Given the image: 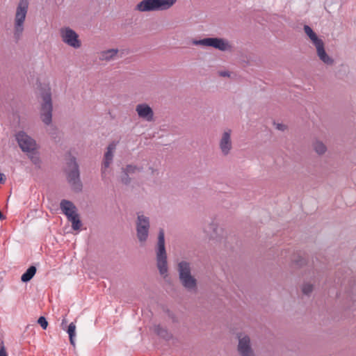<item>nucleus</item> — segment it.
Here are the masks:
<instances>
[{
    "label": "nucleus",
    "instance_id": "4be33fe9",
    "mask_svg": "<svg viewBox=\"0 0 356 356\" xmlns=\"http://www.w3.org/2000/svg\"><path fill=\"white\" fill-rule=\"evenodd\" d=\"M67 332L69 334L70 338V343L74 346H75V341L74 337L76 336V325L74 323L72 322L67 330Z\"/></svg>",
    "mask_w": 356,
    "mask_h": 356
},
{
    "label": "nucleus",
    "instance_id": "ddd939ff",
    "mask_svg": "<svg viewBox=\"0 0 356 356\" xmlns=\"http://www.w3.org/2000/svg\"><path fill=\"white\" fill-rule=\"evenodd\" d=\"M118 142L113 141L107 147L106 152L104 154V161L102 163V174L103 178L105 176L106 169L108 168L110 164L113 161V153L116 149Z\"/></svg>",
    "mask_w": 356,
    "mask_h": 356
},
{
    "label": "nucleus",
    "instance_id": "bb28decb",
    "mask_svg": "<svg viewBox=\"0 0 356 356\" xmlns=\"http://www.w3.org/2000/svg\"><path fill=\"white\" fill-rule=\"evenodd\" d=\"M209 228L212 229L213 233H210V232L209 230H207V229H205V232L208 233V234H209L211 238H214L215 237V234L216 232V229H217L216 225L211 224L209 225Z\"/></svg>",
    "mask_w": 356,
    "mask_h": 356
},
{
    "label": "nucleus",
    "instance_id": "2f4dec72",
    "mask_svg": "<svg viewBox=\"0 0 356 356\" xmlns=\"http://www.w3.org/2000/svg\"><path fill=\"white\" fill-rule=\"evenodd\" d=\"M276 128L279 130L283 131L285 129V126L282 124L277 123L276 124Z\"/></svg>",
    "mask_w": 356,
    "mask_h": 356
},
{
    "label": "nucleus",
    "instance_id": "aec40b11",
    "mask_svg": "<svg viewBox=\"0 0 356 356\" xmlns=\"http://www.w3.org/2000/svg\"><path fill=\"white\" fill-rule=\"evenodd\" d=\"M36 273V268L33 266H30L26 272L22 275L21 280L24 282L30 281Z\"/></svg>",
    "mask_w": 356,
    "mask_h": 356
},
{
    "label": "nucleus",
    "instance_id": "c85d7f7f",
    "mask_svg": "<svg viewBox=\"0 0 356 356\" xmlns=\"http://www.w3.org/2000/svg\"><path fill=\"white\" fill-rule=\"evenodd\" d=\"M159 334L161 335L162 337H165L166 339H169L170 338V336L168 334L166 330H162L161 332H158Z\"/></svg>",
    "mask_w": 356,
    "mask_h": 356
},
{
    "label": "nucleus",
    "instance_id": "5701e85b",
    "mask_svg": "<svg viewBox=\"0 0 356 356\" xmlns=\"http://www.w3.org/2000/svg\"><path fill=\"white\" fill-rule=\"evenodd\" d=\"M314 147L315 151L319 154H322L325 153V152L326 150V147H325V145L323 143L318 142V141H317L314 143Z\"/></svg>",
    "mask_w": 356,
    "mask_h": 356
},
{
    "label": "nucleus",
    "instance_id": "2eb2a0df",
    "mask_svg": "<svg viewBox=\"0 0 356 356\" xmlns=\"http://www.w3.org/2000/svg\"><path fill=\"white\" fill-rule=\"evenodd\" d=\"M231 130L227 129L223 132L220 140L219 146L222 153L224 155H227L232 147L231 140Z\"/></svg>",
    "mask_w": 356,
    "mask_h": 356
},
{
    "label": "nucleus",
    "instance_id": "f257e3e1",
    "mask_svg": "<svg viewBox=\"0 0 356 356\" xmlns=\"http://www.w3.org/2000/svg\"><path fill=\"white\" fill-rule=\"evenodd\" d=\"M177 0H142L136 6L140 12L163 11L173 6Z\"/></svg>",
    "mask_w": 356,
    "mask_h": 356
},
{
    "label": "nucleus",
    "instance_id": "7ed1b4c3",
    "mask_svg": "<svg viewBox=\"0 0 356 356\" xmlns=\"http://www.w3.org/2000/svg\"><path fill=\"white\" fill-rule=\"evenodd\" d=\"M156 253L157 268L161 275H165L168 273V264L165 248V234L163 229H161L159 232Z\"/></svg>",
    "mask_w": 356,
    "mask_h": 356
},
{
    "label": "nucleus",
    "instance_id": "a211bd4d",
    "mask_svg": "<svg viewBox=\"0 0 356 356\" xmlns=\"http://www.w3.org/2000/svg\"><path fill=\"white\" fill-rule=\"evenodd\" d=\"M60 207L63 213L67 216V218L77 213L76 207L70 200H62L60 203Z\"/></svg>",
    "mask_w": 356,
    "mask_h": 356
},
{
    "label": "nucleus",
    "instance_id": "6e6552de",
    "mask_svg": "<svg viewBox=\"0 0 356 356\" xmlns=\"http://www.w3.org/2000/svg\"><path fill=\"white\" fill-rule=\"evenodd\" d=\"M136 220V235L140 243H145L149 236V218L142 213H138Z\"/></svg>",
    "mask_w": 356,
    "mask_h": 356
},
{
    "label": "nucleus",
    "instance_id": "393cba45",
    "mask_svg": "<svg viewBox=\"0 0 356 356\" xmlns=\"http://www.w3.org/2000/svg\"><path fill=\"white\" fill-rule=\"evenodd\" d=\"M38 324L42 327L43 330H46L48 325L47 321L44 316H40L38 320Z\"/></svg>",
    "mask_w": 356,
    "mask_h": 356
},
{
    "label": "nucleus",
    "instance_id": "6ab92c4d",
    "mask_svg": "<svg viewBox=\"0 0 356 356\" xmlns=\"http://www.w3.org/2000/svg\"><path fill=\"white\" fill-rule=\"evenodd\" d=\"M119 50L118 49H109L102 51L99 53V60L104 61H111L116 59Z\"/></svg>",
    "mask_w": 356,
    "mask_h": 356
},
{
    "label": "nucleus",
    "instance_id": "4468645a",
    "mask_svg": "<svg viewBox=\"0 0 356 356\" xmlns=\"http://www.w3.org/2000/svg\"><path fill=\"white\" fill-rule=\"evenodd\" d=\"M136 111L139 118L147 121L154 120V111L147 104H139L136 107Z\"/></svg>",
    "mask_w": 356,
    "mask_h": 356
},
{
    "label": "nucleus",
    "instance_id": "0eeeda50",
    "mask_svg": "<svg viewBox=\"0 0 356 356\" xmlns=\"http://www.w3.org/2000/svg\"><path fill=\"white\" fill-rule=\"evenodd\" d=\"M180 280L184 286L189 290L196 286V280L191 274L190 265L186 261H181L178 265Z\"/></svg>",
    "mask_w": 356,
    "mask_h": 356
},
{
    "label": "nucleus",
    "instance_id": "412c9836",
    "mask_svg": "<svg viewBox=\"0 0 356 356\" xmlns=\"http://www.w3.org/2000/svg\"><path fill=\"white\" fill-rule=\"evenodd\" d=\"M67 220L72 222V227L74 230L80 229L82 224L77 213L67 218Z\"/></svg>",
    "mask_w": 356,
    "mask_h": 356
},
{
    "label": "nucleus",
    "instance_id": "1a4fd4ad",
    "mask_svg": "<svg viewBox=\"0 0 356 356\" xmlns=\"http://www.w3.org/2000/svg\"><path fill=\"white\" fill-rule=\"evenodd\" d=\"M70 171L67 174V179L72 188L76 191H80L82 188V184L79 178V165L76 159L72 157L68 163Z\"/></svg>",
    "mask_w": 356,
    "mask_h": 356
},
{
    "label": "nucleus",
    "instance_id": "cd10ccee",
    "mask_svg": "<svg viewBox=\"0 0 356 356\" xmlns=\"http://www.w3.org/2000/svg\"><path fill=\"white\" fill-rule=\"evenodd\" d=\"M0 356H7L6 348L3 341L0 343Z\"/></svg>",
    "mask_w": 356,
    "mask_h": 356
},
{
    "label": "nucleus",
    "instance_id": "c756f323",
    "mask_svg": "<svg viewBox=\"0 0 356 356\" xmlns=\"http://www.w3.org/2000/svg\"><path fill=\"white\" fill-rule=\"evenodd\" d=\"M218 74L220 76L223 77H228L230 76V74L228 71H220Z\"/></svg>",
    "mask_w": 356,
    "mask_h": 356
},
{
    "label": "nucleus",
    "instance_id": "dca6fc26",
    "mask_svg": "<svg viewBox=\"0 0 356 356\" xmlns=\"http://www.w3.org/2000/svg\"><path fill=\"white\" fill-rule=\"evenodd\" d=\"M143 171V167H138L134 165H127L125 168H122L123 175L122 176L121 181L124 184H129L131 182L129 175H132Z\"/></svg>",
    "mask_w": 356,
    "mask_h": 356
},
{
    "label": "nucleus",
    "instance_id": "a878e982",
    "mask_svg": "<svg viewBox=\"0 0 356 356\" xmlns=\"http://www.w3.org/2000/svg\"><path fill=\"white\" fill-rule=\"evenodd\" d=\"M29 154H31L29 155V157L31 159V160L32 161V162L34 163V164H38L40 163V159L38 157V156L36 154V153L35 152V151H33L32 152H29Z\"/></svg>",
    "mask_w": 356,
    "mask_h": 356
},
{
    "label": "nucleus",
    "instance_id": "7c9ffc66",
    "mask_svg": "<svg viewBox=\"0 0 356 356\" xmlns=\"http://www.w3.org/2000/svg\"><path fill=\"white\" fill-rule=\"evenodd\" d=\"M6 177L4 174L0 173V184H4L6 181Z\"/></svg>",
    "mask_w": 356,
    "mask_h": 356
},
{
    "label": "nucleus",
    "instance_id": "f8f14e48",
    "mask_svg": "<svg viewBox=\"0 0 356 356\" xmlns=\"http://www.w3.org/2000/svg\"><path fill=\"white\" fill-rule=\"evenodd\" d=\"M16 140L21 149L24 152H32L36 149L35 141L24 131H19L16 134Z\"/></svg>",
    "mask_w": 356,
    "mask_h": 356
},
{
    "label": "nucleus",
    "instance_id": "9d476101",
    "mask_svg": "<svg viewBox=\"0 0 356 356\" xmlns=\"http://www.w3.org/2000/svg\"><path fill=\"white\" fill-rule=\"evenodd\" d=\"M195 45H202L207 47H212L220 51H226L230 49L229 42L218 38H206L202 40H195L193 41Z\"/></svg>",
    "mask_w": 356,
    "mask_h": 356
},
{
    "label": "nucleus",
    "instance_id": "b1692460",
    "mask_svg": "<svg viewBox=\"0 0 356 356\" xmlns=\"http://www.w3.org/2000/svg\"><path fill=\"white\" fill-rule=\"evenodd\" d=\"M312 290H313V286H312V285H311L309 284H305L302 286V293L305 295H309L310 293H312Z\"/></svg>",
    "mask_w": 356,
    "mask_h": 356
},
{
    "label": "nucleus",
    "instance_id": "72a5a7b5",
    "mask_svg": "<svg viewBox=\"0 0 356 356\" xmlns=\"http://www.w3.org/2000/svg\"><path fill=\"white\" fill-rule=\"evenodd\" d=\"M64 322H65V319H63L62 324H63V323H64Z\"/></svg>",
    "mask_w": 356,
    "mask_h": 356
},
{
    "label": "nucleus",
    "instance_id": "f03ea898",
    "mask_svg": "<svg viewBox=\"0 0 356 356\" xmlns=\"http://www.w3.org/2000/svg\"><path fill=\"white\" fill-rule=\"evenodd\" d=\"M28 8V0H21L17 5L14 22V35L16 40L20 38L24 31V23L27 14Z\"/></svg>",
    "mask_w": 356,
    "mask_h": 356
},
{
    "label": "nucleus",
    "instance_id": "473e14b6",
    "mask_svg": "<svg viewBox=\"0 0 356 356\" xmlns=\"http://www.w3.org/2000/svg\"><path fill=\"white\" fill-rule=\"evenodd\" d=\"M303 260H304L303 259H299V260H296V261H295V262H296V264L297 265H298V266H302V265H303V263H304V262H303Z\"/></svg>",
    "mask_w": 356,
    "mask_h": 356
},
{
    "label": "nucleus",
    "instance_id": "20e7f679",
    "mask_svg": "<svg viewBox=\"0 0 356 356\" xmlns=\"http://www.w3.org/2000/svg\"><path fill=\"white\" fill-rule=\"evenodd\" d=\"M304 31L313 44L316 47L317 55L321 60L327 65H332L333 63V59L325 52L323 40L317 36L309 26L305 25Z\"/></svg>",
    "mask_w": 356,
    "mask_h": 356
},
{
    "label": "nucleus",
    "instance_id": "9b49d317",
    "mask_svg": "<svg viewBox=\"0 0 356 356\" xmlns=\"http://www.w3.org/2000/svg\"><path fill=\"white\" fill-rule=\"evenodd\" d=\"M60 37L64 43L74 49H79L81 46V42L79 39L78 34L69 27L62 28L60 31Z\"/></svg>",
    "mask_w": 356,
    "mask_h": 356
},
{
    "label": "nucleus",
    "instance_id": "39448f33",
    "mask_svg": "<svg viewBox=\"0 0 356 356\" xmlns=\"http://www.w3.org/2000/svg\"><path fill=\"white\" fill-rule=\"evenodd\" d=\"M304 31L313 44L316 47L317 55L321 60L327 65H332L333 63V59L325 52L323 40L317 36L309 26L305 25Z\"/></svg>",
    "mask_w": 356,
    "mask_h": 356
},
{
    "label": "nucleus",
    "instance_id": "423d86ee",
    "mask_svg": "<svg viewBox=\"0 0 356 356\" xmlns=\"http://www.w3.org/2000/svg\"><path fill=\"white\" fill-rule=\"evenodd\" d=\"M42 98L43 102L41 106V118L42 122L46 124H49L52 120V102L51 88L49 86H46L42 92Z\"/></svg>",
    "mask_w": 356,
    "mask_h": 356
},
{
    "label": "nucleus",
    "instance_id": "f3484780",
    "mask_svg": "<svg viewBox=\"0 0 356 356\" xmlns=\"http://www.w3.org/2000/svg\"><path fill=\"white\" fill-rule=\"evenodd\" d=\"M238 349L242 356H252L250 340L248 336L239 337Z\"/></svg>",
    "mask_w": 356,
    "mask_h": 356
}]
</instances>
